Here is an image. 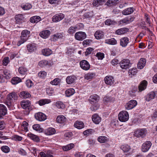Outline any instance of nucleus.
I'll return each instance as SVG.
<instances>
[{"label":"nucleus","instance_id":"f257e3e1","mask_svg":"<svg viewBox=\"0 0 157 157\" xmlns=\"http://www.w3.org/2000/svg\"><path fill=\"white\" fill-rule=\"evenodd\" d=\"M99 100L98 96L96 94H94L90 96L89 98V101L94 105L91 107V109L95 111L99 108V106L98 104H96Z\"/></svg>","mask_w":157,"mask_h":157},{"label":"nucleus","instance_id":"f03ea898","mask_svg":"<svg viewBox=\"0 0 157 157\" xmlns=\"http://www.w3.org/2000/svg\"><path fill=\"white\" fill-rule=\"evenodd\" d=\"M18 98L17 94L15 92H12L9 94L7 97V101L6 104L9 107L11 105V103L16 101Z\"/></svg>","mask_w":157,"mask_h":157},{"label":"nucleus","instance_id":"7ed1b4c3","mask_svg":"<svg viewBox=\"0 0 157 157\" xmlns=\"http://www.w3.org/2000/svg\"><path fill=\"white\" fill-rule=\"evenodd\" d=\"M30 33V32L27 30H25L22 31L21 36L20 39L18 41L17 44L18 46H20L27 40L29 36Z\"/></svg>","mask_w":157,"mask_h":157},{"label":"nucleus","instance_id":"20e7f679","mask_svg":"<svg viewBox=\"0 0 157 157\" xmlns=\"http://www.w3.org/2000/svg\"><path fill=\"white\" fill-rule=\"evenodd\" d=\"M129 114L128 112L126 111H121L118 114L119 120L123 122L127 121L129 119Z\"/></svg>","mask_w":157,"mask_h":157},{"label":"nucleus","instance_id":"39448f33","mask_svg":"<svg viewBox=\"0 0 157 157\" xmlns=\"http://www.w3.org/2000/svg\"><path fill=\"white\" fill-rule=\"evenodd\" d=\"M147 132V131L145 128L138 129L135 131L134 136L138 138H143L145 136Z\"/></svg>","mask_w":157,"mask_h":157},{"label":"nucleus","instance_id":"423d86ee","mask_svg":"<svg viewBox=\"0 0 157 157\" xmlns=\"http://www.w3.org/2000/svg\"><path fill=\"white\" fill-rule=\"evenodd\" d=\"M135 18L132 17H125L122 19L120 20L118 22V24L119 25H122L123 24H130L132 22Z\"/></svg>","mask_w":157,"mask_h":157},{"label":"nucleus","instance_id":"0eeeda50","mask_svg":"<svg viewBox=\"0 0 157 157\" xmlns=\"http://www.w3.org/2000/svg\"><path fill=\"white\" fill-rule=\"evenodd\" d=\"M121 68L124 69L129 68L130 67V61L128 59H124L122 60L120 63Z\"/></svg>","mask_w":157,"mask_h":157},{"label":"nucleus","instance_id":"6e6552de","mask_svg":"<svg viewBox=\"0 0 157 157\" xmlns=\"http://www.w3.org/2000/svg\"><path fill=\"white\" fill-rule=\"evenodd\" d=\"M86 33L82 32H78L76 33L75 35V37L77 40L82 41L86 37Z\"/></svg>","mask_w":157,"mask_h":157},{"label":"nucleus","instance_id":"1a4fd4ad","mask_svg":"<svg viewBox=\"0 0 157 157\" xmlns=\"http://www.w3.org/2000/svg\"><path fill=\"white\" fill-rule=\"evenodd\" d=\"M137 103L136 101L135 100H131L125 105V107L127 110L131 109L134 108L137 105Z\"/></svg>","mask_w":157,"mask_h":157},{"label":"nucleus","instance_id":"9d476101","mask_svg":"<svg viewBox=\"0 0 157 157\" xmlns=\"http://www.w3.org/2000/svg\"><path fill=\"white\" fill-rule=\"evenodd\" d=\"M34 116L36 120L40 121H44L47 118L46 115L42 112H38L35 113Z\"/></svg>","mask_w":157,"mask_h":157},{"label":"nucleus","instance_id":"9b49d317","mask_svg":"<svg viewBox=\"0 0 157 157\" xmlns=\"http://www.w3.org/2000/svg\"><path fill=\"white\" fill-rule=\"evenodd\" d=\"M80 65L83 70L87 71L89 69L90 65L89 63L86 60H84L81 61L80 62Z\"/></svg>","mask_w":157,"mask_h":157},{"label":"nucleus","instance_id":"f8f14e48","mask_svg":"<svg viewBox=\"0 0 157 157\" xmlns=\"http://www.w3.org/2000/svg\"><path fill=\"white\" fill-rule=\"evenodd\" d=\"M64 16V15L62 13L56 14L53 17L52 21L54 22H59L63 19Z\"/></svg>","mask_w":157,"mask_h":157},{"label":"nucleus","instance_id":"ddd939ff","mask_svg":"<svg viewBox=\"0 0 157 157\" xmlns=\"http://www.w3.org/2000/svg\"><path fill=\"white\" fill-rule=\"evenodd\" d=\"M105 83L107 85L111 86L114 84V79L113 77L110 75L106 76L104 79Z\"/></svg>","mask_w":157,"mask_h":157},{"label":"nucleus","instance_id":"4468645a","mask_svg":"<svg viewBox=\"0 0 157 157\" xmlns=\"http://www.w3.org/2000/svg\"><path fill=\"white\" fill-rule=\"evenodd\" d=\"M151 143L150 141H147L144 143L142 146V151L143 152L147 151L151 147Z\"/></svg>","mask_w":157,"mask_h":157},{"label":"nucleus","instance_id":"2eb2a0df","mask_svg":"<svg viewBox=\"0 0 157 157\" xmlns=\"http://www.w3.org/2000/svg\"><path fill=\"white\" fill-rule=\"evenodd\" d=\"M77 78L75 75H71L68 76L66 78V81L68 84H72L75 82L77 80Z\"/></svg>","mask_w":157,"mask_h":157},{"label":"nucleus","instance_id":"dca6fc26","mask_svg":"<svg viewBox=\"0 0 157 157\" xmlns=\"http://www.w3.org/2000/svg\"><path fill=\"white\" fill-rule=\"evenodd\" d=\"M129 42V39L127 37H124L120 40V45L122 47H126Z\"/></svg>","mask_w":157,"mask_h":157},{"label":"nucleus","instance_id":"f3484780","mask_svg":"<svg viewBox=\"0 0 157 157\" xmlns=\"http://www.w3.org/2000/svg\"><path fill=\"white\" fill-rule=\"evenodd\" d=\"M146 63L145 59L142 58L140 59L137 64V67L139 69H142L145 66Z\"/></svg>","mask_w":157,"mask_h":157},{"label":"nucleus","instance_id":"a211bd4d","mask_svg":"<svg viewBox=\"0 0 157 157\" xmlns=\"http://www.w3.org/2000/svg\"><path fill=\"white\" fill-rule=\"evenodd\" d=\"M67 121V119L63 115H59L56 118V121L57 123L63 124Z\"/></svg>","mask_w":157,"mask_h":157},{"label":"nucleus","instance_id":"6ab92c4d","mask_svg":"<svg viewBox=\"0 0 157 157\" xmlns=\"http://www.w3.org/2000/svg\"><path fill=\"white\" fill-rule=\"evenodd\" d=\"M93 122L96 124H98L101 121V118L97 114H94L92 117Z\"/></svg>","mask_w":157,"mask_h":157},{"label":"nucleus","instance_id":"aec40b11","mask_svg":"<svg viewBox=\"0 0 157 157\" xmlns=\"http://www.w3.org/2000/svg\"><path fill=\"white\" fill-rule=\"evenodd\" d=\"M51 33L49 30H46L42 31L40 33V36L44 39L47 38Z\"/></svg>","mask_w":157,"mask_h":157},{"label":"nucleus","instance_id":"412c9836","mask_svg":"<svg viewBox=\"0 0 157 157\" xmlns=\"http://www.w3.org/2000/svg\"><path fill=\"white\" fill-rule=\"evenodd\" d=\"M147 82L146 80L142 81L139 86V91L141 92L146 89Z\"/></svg>","mask_w":157,"mask_h":157},{"label":"nucleus","instance_id":"4be33fe9","mask_svg":"<svg viewBox=\"0 0 157 157\" xmlns=\"http://www.w3.org/2000/svg\"><path fill=\"white\" fill-rule=\"evenodd\" d=\"M134 10L135 9L134 8H128L122 11V13L124 15H128L134 12Z\"/></svg>","mask_w":157,"mask_h":157},{"label":"nucleus","instance_id":"5701e85b","mask_svg":"<svg viewBox=\"0 0 157 157\" xmlns=\"http://www.w3.org/2000/svg\"><path fill=\"white\" fill-rule=\"evenodd\" d=\"M19 97L22 98H28L31 97L30 93L27 91L21 92L19 95Z\"/></svg>","mask_w":157,"mask_h":157},{"label":"nucleus","instance_id":"b1692460","mask_svg":"<svg viewBox=\"0 0 157 157\" xmlns=\"http://www.w3.org/2000/svg\"><path fill=\"white\" fill-rule=\"evenodd\" d=\"M56 131L55 129L52 128L50 127L44 131V133L47 135H51L55 134L56 133Z\"/></svg>","mask_w":157,"mask_h":157},{"label":"nucleus","instance_id":"393cba45","mask_svg":"<svg viewBox=\"0 0 157 157\" xmlns=\"http://www.w3.org/2000/svg\"><path fill=\"white\" fill-rule=\"evenodd\" d=\"M94 36L98 40L102 39L104 37V33L102 31L98 30L95 32Z\"/></svg>","mask_w":157,"mask_h":157},{"label":"nucleus","instance_id":"a878e982","mask_svg":"<svg viewBox=\"0 0 157 157\" xmlns=\"http://www.w3.org/2000/svg\"><path fill=\"white\" fill-rule=\"evenodd\" d=\"M30 101L28 100L23 101L21 102V107L24 109L29 107L31 105Z\"/></svg>","mask_w":157,"mask_h":157},{"label":"nucleus","instance_id":"bb28decb","mask_svg":"<svg viewBox=\"0 0 157 157\" xmlns=\"http://www.w3.org/2000/svg\"><path fill=\"white\" fill-rule=\"evenodd\" d=\"M27 50L29 52H32L36 49V45L35 44H28L27 46Z\"/></svg>","mask_w":157,"mask_h":157},{"label":"nucleus","instance_id":"cd10ccee","mask_svg":"<svg viewBox=\"0 0 157 157\" xmlns=\"http://www.w3.org/2000/svg\"><path fill=\"white\" fill-rule=\"evenodd\" d=\"M155 96V93L153 91L148 93L145 97V99L147 101H149L154 99Z\"/></svg>","mask_w":157,"mask_h":157},{"label":"nucleus","instance_id":"c85d7f7f","mask_svg":"<svg viewBox=\"0 0 157 157\" xmlns=\"http://www.w3.org/2000/svg\"><path fill=\"white\" fill-rule=\"evenodd\" d=\"M27 136L28 137L36 142L39 141L40 139L38 137L31 133H29L27 134Z\"/></svg>","mask_w":157,"mask_h":157},{"label":"nucleus","instance_id":"c756f323","mask_svg":"<svg viewBox=\"0 0 157 157\" xmlns=\"http://www.w3.org/2000/svg\"><path fill=\"white\" fill-rule=\"evenodd\" d=\"M128 29L126 28H123L117 30L116 33L118 35H122L127 32Z\"/></svg>","mask_w":157,"mask_h":157},{"label":"nucleus","instance_id":"7c9ffc66","mask_svg":"<svg viewBox=\"0 0 157 157\" xmlns=\"http://www.w3.org/2000/svg\"><path fill=\"white\" fill-rule=\"evenodd\" d=\"M24 17L21 14H18L15 16V19L17 23H22L23 21Z\"/></svg>","mask_w":157,"mask_h":157},{"label":"nucleus","instance_id":"2f4dec72","mask_svg":"<svg viewBox=\"0 0 157 157\" xmlns=\"http://www.w3.org/2000/svg\"><path fill=\"white\" fill-rule=\"evenodd\" d=\"M41 20V18L39 16H35L31 17L29 20L32 23H37Z\"/></svg>","mask_w":157,"mask_h":157},{"label":"nucleus","instance_id":"473e14b6","mask_svg":"<svg viewBox=\"0 0 157 157\" xmlns=\"http://www.w3.org/2000/svg\"><path fill=\"white\" fill-rule=\"evenodd\" d=\"M18 71L20 75H24L27 74L28 70L25 67H21L19 68Z\"/></svg>","mask_w":157,"mask_h":157},{"label":"nucleus","instance_id":"72a5a7b5","mask_svg":"<svg viewBox=\"0 0 157 157\" xmlns=\"http://www.w3.org/2000/svg\"><path fill=\"white\" fill-rule=\"evenodd\" d=\"M75 127L78 129H81L84 127V124L82 121H76L74 124Z\"/></svg>","mask_w":157,"mask_h":157},{"label":"nucleus","instance_id":"f704fd0d","mask_svg":"<svg viewBox=\"0 0 157 157\" xmlns=\"http://www.w3.org/2000/svg\"><path fill=\"white\" fill-rule=\"evenodd\" d=\"M7 110L5 106L0 104V116L5 115L6 113Z\"/></svg>","mask_w":157,"mask_h":157},{"label":"nucleus","instance_id":"c9c22d12","mask_svg":"<svg viewBox=\"0 0 157 157\" xmlns=\"http://www.w3.org/2000/svg\"><path fill=\"white\" fill-rule=\"evenodd\" d=\"M74 147L75 145L74 144L71 143L66 146H63L62 148L63 151H67L73 148Z\"/></svg>","mask_w":157,"mask_h":157},{"label":"nucleus","instance_id":"e433bc0d","mask_svg":"<svg viewBox=\"0 0 157 157\" xmlns=\"http://www.w3.org/2000/svg\"><path fill=\"white\" fill-rule=\"evenodd\" d=\"M105 42L106 44L112 45H115L117 44V41L114 38L106 39Z\"/></svg>","mask_w":157,"mask_h":157},{"label":"nucleus","instance_id":"4c0bfd02","mask_svg":"<svg viewBox=\"0 0 157 157\" xmlns=\"http://www.w3.org/2000/svg\"><path fill=\"white\" fill-rule=\"evenodd\" d=\"M120 0H108L106 5L109 6H115L117 4Z\"/></svg>","mask_w":157,"mask_h":157},{"label":"nucleus","instance_id":"58836bf2","mask_svg":"<svg viewBox=\"0 0 157 157\" xmlns=\"http://www.w3.org/2000/svg\"><path fill=\"white\" fill-rule=\"evenodd\" d=\"M64 34L63 33H57L53 35V41H56L59 39L62 38Z\"/></svg>","mask_w":157,"mask_h":157},{"label":"nucleus","instance_id":"ea45409f","mask_svg":"<svg viewBox=\"0 0 157 157\" xmlns=\"http://www.w3.org/2000/svg\"><path fill=\"white\" fill-rule=\"evenodd\" d=\"M75 93V90L72 88H71L68 89L65 91V94L67 97H69L73 95Z\"/></svg>","mask_w":157,"mask_h":157},{"label":"nucleus","instance_id":"a19ab883","mask_svg":"<svg viewBox=\"0 0 157 157\" xmlns=\"http://www.w3.org/2000/svg\"><path fill=\"white\" fill-rule=\"evenodd\" d=\"M51 102V100L48 99H41L38 101V104L40 106H42L46 104H48Z\"/></svg>","mask_w":157,"mask_h":157},{"label":"nucleus","instance_id":"79ce46f5","mask_svg":"<svg viewBox=\"0 0 157 157\" xmlns=\"http://www.w3.org/2000/svg\"><path fill=\"white\" fill-rule=\"evenodd\" d=\"M78 27L76 26L70 27L67 31V33L70 34H73L77 30Z\"/></svg>","mask_w":157,"mask_h":157},{"label":"nucleus","instance_id":"37998d69","mask_svg":"<svg viewBox=\"0 0 157 157\" xmlns=\"http://www.w3.org/2000/svg\"><path fill=\"white\" fill-rule=\"evenodd\" d=\"M105 2V0H94L93 4L96 7H98L99 6L102 5Z\"/></svg>","mask_w":157,"mask_h":157},{"label":"nucleus","instance_id":"c03bdc74","mask_svg":"<svg viewBox=\"0 0 157 157\" xmlns=\"http://www.w3.org/2000/svg\"><path fill=\"white\" fill-rule=\"evenodd\" d=\"M121 148L124 152H127L131 149V147L128 145L125 144L122 145L121 146Z\"/></svg>","mask_w":157,"mask_h":157},{"label":"nucleus","instance_id":"a18cd8bd","mask_svg":"<svg viewBox=\"0 0 157 157\" xmlns=\"http://www.w3.org/2000/svg\"><path fill=\"white\" fill-rule=\"evenodd\" d=\"M95 75V74L94 73L89 72L85 75L84 78L87 80H89L93 78Z\"/></svg>","mask_w":157,"mask_h":157},{"label":"nucleus","instance_id":"49530a36","mask_svg":"<svg viewBox=\"0 0 157 157\" xmlns=\"http://www.w3.org/2000/svg\"><path fill=\"white\" fill-rule=\"evenodd\" d=\"M98 141L100 143H103L107 142L108 140V138L104 136H101L98 137Z\"/></svg>","mask_w":157,"mask_h":157},{"label":"nucleus","instance_id":"de8ad7c7","mask_svg":"<svg viewBox=\"0 0 157 157\" xmlns=\"http://www.w3.org/2000/svg\"><path fill=\"white\" fill-rule=\"evenodd\" d=\"M43 54L45 56H49L52 53V51L49 48H46L42 50Z\"/></svg>","mask_w":157,"mask_h":157},{"label":"nucleus","instance_id":"09e8293b","mask_svg":"<svg viewBox=\"0 0 157 157\" xmlns=\"http://www.w3.org/2000/svg\"><path fill=\"white\" fill-rule=\"evenodd\" d=\"M3 76L6 79H9L11 77V75L10 71L8 70H6L3 71Z\"/></svg>","mask_w":157,"mask_h":157},{"label":"nucleus","instance_id":"8fccbe9b","mask_svg":"<svg viewBox=\"0 0 157 157\" xmlns=\"http://www.w3.org/2000/svg\"><path fill=\"white\" fill-rule=\"evenodd\" d=\"M21 79L18 77H13L11 80V83L15 85L21 81Z\"/></svg>","mask_w":157,"mask_h":157},{"label":"nucleus","instance_id":"3c124183","mask_svg":"<svg viewBox=\"0 0 157 157\" xmlns=\"http://www.w3.org/2000/svg\"><path fill=\"white\" fill-rule=\"evenodd\" d=\"M105 25H114L116 23V22L114 20L108 19L105 21Z\"/></svg>","mask_w":157,"mask_h":157},{"label":"nucleus","instance_id":"603ef678","mask_svg":"<svg viewBox=\"0 0 157 157\" xmlns=\"http://www.w3.org/2000/svg\"><path fill=\"white\" fill-rule=\"evenodd\" d=\"M21 8L24 10H28L32 8L31 5L29 3H26L21 6Z\"/></svg>","mask_w":157,"mask_h":157},{"label":"nucleus","instance_id":"864d4df0","mask_svg":"<svg viewBox=\"0 0 157 157\" xmlns=\"http://www.w3.org/2000/svg\"><path fill=\"white\" fill-rule=\"evenodd\" d=\"M33 129L36 131L40 132H41L42 129L40 127V125L39 124H35L33 126Z\"/></svg>","mask_w":157,"mask_h":157},{"label":"nucleus","instance_id":"5fc2aeb1","mask_svg":"<svg viewBox=\"0 0 157 157\" xmlns=\"http://www.w3.org/2000/svg\"><path fill=\"white\" fill-rule=\"evenodd\" d=\"M137 72V70L136 68H132L129 70L128 73L129 75L134 76L136 75Z\"/></svg>","mask_w":157,"mask_h":157},{"label":"nucleus","instance_id":"6e6d98bb","mask_svg":"<svg viewBox=\"0 0 157 157\" xmlns=\"http://www.w3.org/2000/svg\"><path fill=\"white\" fill-rule=\"evenodd\" d=\"M47 73L44 71H41L38 74V76L40 78H44L47 75Z\"/></svg>","mask_w":157,"mask_h":157},{"label":"nucleus","instance_id":"4d7b16f0","mask_svg":"<svg viewBox=\"0 0 157 157\" xmlns=\"http://www.w3.org/2000/svg\"><path fill=\"white\" fill-rule=\"evenodd\" d=\"M57 107L59 109H63L65 107V105L61 101H58L56 103Z\"/></svg>","mask_w":157,"mask_h":157},{"label":"nucleus","instance_id":"13d9d810","mask_svg":"<svg viewBox=\"0 0 157 157\" xmlns=\"http://www.w3.org/2000/svg\"><path fill=\"white\" fill-rule=\"evenodd\" d=\"M28 123L26 121L23 122L22 125V128L24 130V131L27 132L28 131Z\"/></svg>","mask_w":157,"mask_h":157},{"label":"nucleus","instance_id":"bf43d9fd","mask_svg":"<svg viewBox=\"0 0 157 157\" xmlns=\"http://www.w3.org/2000/svg\"><path fill=\"white\" fill-rule=\"evenodd\" d=\"M1 149V150L5 153H7L10 151L9 147L6 146H4L2 147Z\"/></svg>","mask_w":157,"mask_h":157},{"label":"nucleus","instance_id":"052dcab7","mask_svg":"<svg viewBox=\"0 0 157 157\" xmlns=\"http://www.w3.org/2000/svg\"><path fill=\"white\" fill-rule=\"evenodd\" d=\"M72 136L73 134L71 132H67L64 134L65 138L67 140L70 139Z\"/></svg>","mask_w":157,"mask_h":157},{"label":"nucleus","instance_id":"680f3d73","mask_svg":"<svg viewBox=\"0 0 157 157\" xmlns=\"http://www.w3.org/2000/svg\"><path fill=\"white\" fill-rule=\"evenodd\" d=\"M60 80L58 78H56L50 82L52 85H57L60 82Z\"/></svg>","mask_w":157,"mask_h":157},{"label":"nucleus","instance_id":"e2e57ef3","mask_svg":"<svg viewBox=\"0 0 157 157\" xmlns=\"http://www.w3.org/2000/svg\"><path fill=\"white\" fill-rule=\"evenodd\" d=\"M48 64V61L46 60H41L39 63V65L41 67H44L46 65H47Z\"/></svg>","mask_w":157,"mask_h":157},{"label":"nucleus","instance_id":"0e129e2a","mask_svg":"<svg viewBox=\"0 0 157 157\" xmlns=\"http://www.w3.org/2000/svg\"><path fill=\"white\" fill-rule=\"evenodd\" d=\"M30 151L32 152L35 156L37 155V151L38 150L34 147H30L29 149Z\"/></svg>","mask_w":157,"mask_h":157},{"label":"nucleus","instance_id":"69168bd1","mask_svg":"<svg viewBox=\"0 0 157 157\" xmlns=\"http://www.w3.org/2000/svg\"><path fill=\"white\" fill-rule=\"evenodd\" d=\"M98 59L102 60L104 57V54L100 52H98L96 55Z\"/></svg>","mask_w":157,"mask_h":157},{"label":"nucleus","instance_id":"338daca9","mask_svg":"<svg viewBox=\"0 0 157 157\" xmlns=\"http://www.w3.org/2000/svg\"><path fill=\"white\" fill-rule=\"evenodd\" d=\"M10 62L9 58L8 57H6L4 58L2 61V64L5 66H7Z\"/></svg>","mask_w":157,"mask_h":157},{"label":"nucleus","instance_id":"774afa93","mask_svg":"<svg viewBox=\"0 0 157 157\" xmlns=\"http://www.w3.org/2000/svg\"><path fill=\"white\" fill-rule=\"evenodd\" d=\"M40 154L41 157H54L52 155L47 153L45 154L43 152H40Z\"/></svg>","mask_w":157,"mask_h":157}]
</instances>
